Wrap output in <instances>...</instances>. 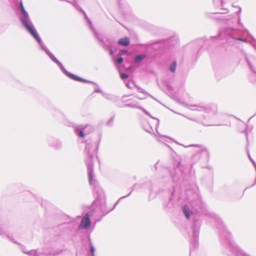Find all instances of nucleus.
Masks as SVG:
<instances>
[{
    "instance_id": "obj_39",
    "label": "nucleus",
    "mask_w": 256,
    "mask_h": 256,
    "mask_svg": "<svg viewBox=\"0 0 256 256\" xmlns=\"http://www.w3.org/2000/svg\"><path fill=\"white\" fill-rule=\"evenodd\" d=\"M246 62H247L248 66H250V68H252V64H250V61L248 60V59L247 58H246Z\"/></svg>"
},
{
    "instance_id": "obj_6",
    "label": "nucleus",
    "mask_w": 256,
    "mask_h": 256,
    "mask_svg": "<svg viewBox=\"0 0 256 256\" xmlns=\"http://www.w3.org/2000/svg\"><path fill=\"white\" fill-rule=\"evenodd\" d=\"M178 144L181 145L185 148L194 146L195 150L194 152V155L192 157V164H190V166L196 162L200 158V156H204L206 160L209 158V152L208 150L204 146L200 145L192 144L188 146H186L182 144H180L177 142Z\"/></svg>"
},
{
    "instance_id": "obj_24",
    "label": "nucleus",
    "mask_w": 256,
    "mask_h": 256,
    "mask_svg": "<svg viewBox=\"0 0 256 256\" xmlns=\"http://www.w3.org/2000/svg\"><path fill=\"white\" fill-rule=\"evenodd\" d=\"M172 178L174 182H176L178 181L180 178V174H178V172H176L174 176L172 174Z\"/></svg>"
},
{
    "instance_id": "obj_34",
    "label": "nucleus",
    "mask_w": 256,
    "mask_h": 256,
    "mask_svg": "<svg viewBox=\"0 0 256 256\" xmlns=\"http://www.w3.org/2000/svg\"><path fill=\"white\" fill-rule=\"evenodd\" d=\"M108 48H104L105 50H109V52H110V54L112 55L114 54V51L112 50V48H110V46H109L108 45Z\"/></svg>"
},
{
    "instance_id": "obj_31",
    "label": "nucleus",
    "mask_w": 256,
    "mask_h": 256,
    "mask_svg": "<svg viewBox=\"0 0 256 256\" xmlns=\"http://www.w3.org/2000/svg\"><path fill=\"white\" fill-rule=\"evenodd\" d=\"M113 120H114V118L112 117L107 122L106 125L108 126H111L112 125V123H113Z\"/></svg>"
},
{
    "instance_id": "obj_43",
    "label": "nucleus",
    "mask_w": 256,
    "mask_h": 256,
    "mask_svg": "<svg viewBox=\"0 0 256 256\" xmlns=\"http://www.w3.org/2000/svg\"><path fill=\"white\" fill-rule=\"evenodd\" d=\"M8 238H10L13 242L16 243V242L14 241V240L13 238H10L9 236H8Z\"/></svg>"
},
{
    "instance_id": "obj_35",
    "label": "nucleus",
    "mask_w": 256,
    "mask_h": 256,
    "mask_svg": "<svg viewBox=\"0 0 256 256\" xmlns=\"http://www.w3.org/2000/svg\"><path fill=\"white\" fill-rule=\"evenodd\" d=\"M140 92H142L144 94H147L148 95V96H150V97H152V96L151 95H150L149 94H148L145 90H144V89L142 90H140Z\"/></svg>"
},
{
    "instance_id": "obj_9",
    "label": "nucleus",
    "mask_w": 256,
    "mask_h": 256,
    "mask_svg": "<svg viewBox=\"0 0 256 256\" xmlns=\"http://www.w3.org/2000/svg\"><path fill=\"white\" fill-rule=\"evenodd\" d=\"M57 65L60 68V69L62 72L66 76L68 77L70 79L73 80H76V81L81 82H83L91 83V84H94L96 86H97V84L96 82H94L85 80V79H84L83 78L79 77V76H76V75H75V74H72V73L68 72V71H67L66 70V68H64V66H63V65L60 62H58V63L57 64Z\"/></svg>"
},
{
    "instance_id": "obj_17",
    "label": "nucleus",
    "mask_w": 256,
    "mask_h": 256,
    "mask_svg": "<svg viewBox=\"0 0 256 256\" xmlns=\"http://www.w3.org/2000/svg\"><path fill=\"white\" fill-rule=\"evenodd\" d=\"M72 5L76 8L80 10L82 12L85 18L87 20V22L90 28H92L93 26H92V22L90 21V20L88 18V17L86 12L78 6V3L76 2H74L72 3Z\"/></svg>"
},
{
    "instance_id": "obj_14",
    "label": "nucleus",
    "mask_w": 256,
    "mask_h": 256,
    "mask_svg": "<svg viewBox=\"0 0 256 256\" xmlns=\"http://www.w3.org/2000/svg\"><path fill=\"white\" fill-rule=\"evenodd\" d=\"M91 226V220L89 214H86L82 218L79 228L82 229H89Z\"/></svg>"
},
{
    "instance_id": "obj_51",
    "label": "nucleus",
    "mask_w": 256,
    "mask_h": 256,
    "mask_svg": "<svg viewBox=\"0 0 256 256\" xmlns=\"http://www.w3.org/2000/svg\"><path fill=\"white\" fill-rule=\"evenodd\" d=\"M126 86H127L128 88H129V84H126Z\"/></svg>"
},
{
    "instance_id": "obj_5",
    "label": "nucleus",
    "mask_w": 256,
    "mask_h": 256,
    "mask_svg": "<svg viewBox=\"0 0 256 256\" xmlns=\"http://www.w3.org/2000/svg\"><path fill=\"white\" fill-rule=\"evenodd\" d=\"M98 142H86V146L84 152L87 154V160L86 161L88 172L89 165L92 166V172L94 171V161L93 154L95 152H97L98 149Z\"/></svg>"
},
{
    "instance_id": "obj_8",
    "label": "nucleus",
    "mask_w": 256,
    "mask_h": 256,
    "mask_svg": "<svg viewBox=\"0 0 256 256\" xmlns=\"http://www.w3.org/2000/svg\"><path fill=\"white\" fill-rule=\"evenodd\" d=\"M126 96H124L122 97V102H126V104H124V107H130L133 108H136L140 109L142 110L146 115L156 120H158V124L159 120L155 118L152 117L146 110L139 104V103L138 101L130 98L126 100Z\"/></svg>"
},
{
    "instance_id": "obj_28",
    "label": "nucleus",
    "mask_w": 256,
    "mask_h": 256,
    "mask_svg": "<svg viewBox=\"0 0 256 256\" xmlns=\"http://www.w3.org/2000/svg\"><path fill=\"white\" fill-rule=\"evenodd\" d=\"M235 23L238 24L240 25L242 28L244 27L242 23L241 22V18L240 16H238V18L236 19V22Z\"/></svg>"
},
{
    "instance_id": "obj_36",
    "label": "nucleus",
    "mask_w": 256,
    "mask_h": 256,
    "mask_svg": "<svg viewBox=\"0 0 256 256\" xmlns=\"http://www.w3.org/2000/svg\"><path fill=\"white\" fill-rule=\"evenodd\" d=\"M94 92H100L102 94V92H103L100 88H97L95 89Z\"/></svg>"
},
{
    "instance_id": "obj_41",
    "label": "nucleus",
    "mask_w": 256,
    "mask_h": 256,
    "mask_svg": "<svg viewBox=\"0 0 256 256\" xmlns=\"http://www.w3.org/2000/svg\"><path fill=\"white\" fill-rule=\"evenodd\" d=\"M250 70L252 72H254V74H256V68H254L252 66V68H250Z\"/></svg>"
},
{
    "instance_id": "obj_49",
    "label": "nucleus",
    "mask_w": 256,
    "mask_h": 256,
    "mask_svg": "<svg viewBox=\"0 0 256 256\" xmlns=\"http://www.w3.org/2000/svg\"><path fill=\"white\" fill-rule=\"evenodd\" d=\"M182 173H183V172H182L181 173H180V176L181 177H182Z\"/></svg>"
},
{
    "instance_id": "obj_30",
    "label": "nucleus",
    "mask_w": 256,
    "mask_h": 256,
    "mask_svg": "<svg viewBox=\"0 0 256 256\" xmlns=\"http://www.w3.org/2000/svg\"><path fill=\"white\" fill-rule=\"evenodd\" d=\"M228 9H226V8H222L221 10V11L220 12H215L214 14H226L228 13Z\"/></svg>"
},
{
    "instance_id": "obj_15",
    "label": "nucleus",
    "mask_w": 256,
    "mask_h": 256,
    "mask_svg": "<svg viewBox=\"0 0 256 256\" xmlns=\"http://www.w3.org/2000/svg\"><path fill=\"white\" fill-rule=\"evenodd\" d=\"M90 29L93 32V34H94V35L95 38L100 43V44L103 47V48H108V45L104 43V40L103 36L102 34L98 33V32H97L96 30L94 29V28L93 26H92V28H90Z\"/></svg>"
},
{
    "instance_id": "obj_10",
    "label": "nucleus",
    "mask_w": 256,
    "mask_h": 256,
    "mask_svg": "<svg viewBox=\"0 0 256 256\" xmlns=\"http://www.w3.org/2000/svg\"><path fill=\"white\" fill-rule=\"evenodd\" d=\"M57 65L60 68V69L62 72L66 76L68 77L70 79L73 80H76V81L81 82H83L91 83V84H94L96 86H97V84L96 82H94L85 80V79H84L83 78L79 77V76H76V75H75V74H72V73L68 72V71H67L66 70V68H64V66H63V65L60 62H58V63L57 64Z\"/></svg>"
},
{
    "instance_id": "obj_4",
    "label": "nucleus",
    "mask_w": 256,
    "mask_h": 256,
    "mask_svg": "<svg viewBox=\"0 0 256 256\" xmlns=\"http://www.w3.org/2000/svg\"><path fill=\"white\" fill-rule=\"evenodd\" d=\"M225 33L228 36L226 40L230 44L234 45L238 41L244 43L248 42V40L245 38H243L244 32L242 30L228 28L226 29Z\"/></svg>"
},
{
    "instance_id": "obj_13",
    "label": "nucleus",
    "mask_w": 256,
    "mask_h": 256,
    "mask_svg": "<svg viewBox=\"0 0 256 256\" xmlns=\"http://www.w3.org/2000/svg\"><path fill=\"white\" fill-rule=\"evenodd\" d=\"M22 252L30 256H55L58 255L60 254V252H56V253H46L44 252H38V250H30L29 251L25 252L24 250H22Z\"/></svg>"
},
{
    "instance_id": "obj_23",
    "label": "nucleus",
    "mask_w": 256,
    "mask_h": 256,
    "mask_svg": "<svg viewBox=\"0 0 256 256\" xmlns=\"http://www.w3.org/2000/svg\"><path fill=\"white\" fill-rule=\"evenodd\" d=\"M176 66V61H174L169 66L170 70L172 72H175Z\"/></svg>"
},
{
    "instance_id": "obj_26",
    "label": "nucleus",
    "mask_w": 256,
    "mask_h": 256,
    "mask_svg": "<svg viewBox=\"0 0 256 256\" xmlns=\"http://www.w3.org/2000/svg\"><path fill=\"white\" fill-rule=\"evenodd\" d=\"M132 191H131V192H130L128 194V195H126V196H122V197L120 198L118 200V201L115 203L114 205V206L113 208L111 210H114V208L116 207V206L118 204V203L120 202V201L122 199L124 198H126V197H127V196H128L131 194V193H132ZM110 210L109 212H110Z\"/></svg>"
},
{
    "instance_id": "obj_50",
    "label": "nucleus",
    "mask_w": 256,
    "mask_h": 256,
    "mask_svg": "<svg viewBox=\"0 0 256 256\" xmlns=\"http://www.w3.org/2000/svg\"><path fill=\"white\" fill-rule=\"evenodd\" d=\"M174 192H175V190H174V192L172 193V195L174 194Z\"/></svg>"
},
{
    "instance_id": "obj_7",
    "label": "nucleus",
    "mask_w": 256,
    "mask_h": 256,
    "mask_svg": "<svg viewBox=\"0 0 256 256\" xmlns=\"http://www.w3.org/2000/svg\"><path fill=\"white\" fill-rule=\"evenodd\" d=\"M188 108L192 110L203 111L206 113L214 114L217 110L216 106L214 104H190Z\"/></svg>"
},
{
    "instance_id": "obj_46",
    "label": "nucleus",
    "mask_w": 256,
    "mask_h": 256,
    "mask_svg": "<svg viewBox=\"0 0 256 256\" xmlns=\"http://www.w3.org/2000/svg\"><path fill=\"white\" fill-rule=\"evenodd\" d=\"M152 190L150 191V196H149V199L150 198L151 196H152Z\"/></svg>"
},
{
    "instance_id": "obj_40",
    "label": "nucleus",
    "mask_w": 256,
    "mask_h": 256,
    "mask_svg": "<svg viewBox=\"0 0 256 256\" xmlns=\"http://www.w3.org/2000/svg\"><path fill=\"white\" fill-rule=\"evenodd\" d=\"M246 62H247L248 66H250V68H252V64H250V61L248 60V59L247 58H246Z\"/></svg>"
},
{
    "instance_id": "obj_19",
    "label": "nucleus",
    "mask_w": 256,
    "mask_h": 256,
    "mask_svg": "<svg viewBox=\"0 0 256 256\" xmlns=\"http://www.w3.org/2000/svg\"><path fill=\"white\" fill-rule=\"evenodd\" d=\"M164 208L168 211L173 209L174 204L172 198H170L168 201L166 202L164 204Z\"/></svg>"
},
{
    "instance_id": "obj_12",
    "label": "nucleus",
    "mask_w": 256,
    "mask_h": 256,
    "mask_svg": "<svg viewBox=\"0 0 256 256\" xmlns=\"http://www.w3.org/2000/svg\"><path fill=\"white\" fill-rule=\"evenodd\" d=\"M48 145L56 150H60L62 148V142L58 139L50 137L47 140Z\"/></svg>"
},
{
    "instance_id": "obj_37",
    "label": "nucleus",
    "mask_w": 256,
    "mask_h": 256,
    "mask_svg": "<svg viewBox=\"0 0 256 256\" xmlns=\"http://www.w3.org/2000/svg\"><path fill=\"white\" fill-rule=\"evenodd\" d=\"M181 168H182L181 163H180V162H179L178 164V168H176V170H175V171L176 172V170H181Z\"/></svg>"
},
{
    "instance_id": "obj_47",
    "label": "nucleus",
    "mask_w": 256,
    "mask_h": 256,
    "mask_svg": "<svg viewBox=\"0 0 256 256\" xmlns=\"http://www.w3.org/2000/svg\"><path fill=\"white\" fill-rule=\"evenodd\" d=\"M215 0H213V1H214V2H215ZM220 4H222V0H220Z\"/></svg>"
},
{
    "instance_id": "obj_45",
    "label": "nucleus",
    "mask_w": 256,
    "mask_h": 256,
    "mask_svg": "<svg viewBox=\"0 0 256 256\" xmlns=\"http://www.w3.org/2000/svg\"><path fill=\"white\" fill-rule=\"evenodd\" d=\"M188 119L192 121H196V120L194 118H188Z\"/></svg>"
},
{
    "instance_id": "obj_11",
    "label": "nucleus",
    "mask_w": 256,
    "mask_h": 256,
    "mask_svg": "<svg viewBox=\"0 0 256 256\" xmlns=\"http://www.w3.org/2000/svg\"><path fill=\"white\" fill-rule=\"evenodd\" d=\"M211 18L220 20L224 22L228 25H234L236 22V18H234L233 15H228L226 16H220L218 17L212 16H210Z\"/></svg>"
},
{
    "instance_id": "obj_44",
    "label": "nucleus",
    "mask_w": 256,
    "mask_h": 256,
    "mask_svg": "<svg viewBox=\"0 0 256 256\" xmlns=\"http://www.w3.org/2000/svg\"><path fill=\"white\" fill-rule=\"evenodd\" d=\"M137 88H138V90L139 92H140V90H142V88L140 87H137Z\"/></svg>"
},
{
    "instance_id": "obj_1",
    "label": "nucleus",
    "mask_w": 256,
    "mask_h": 256,
    "mask_svg": "<svg viewBox=\"0 0 256 256\" xmlns=\"http://www.w3.org/2000/svg\"><path fill=\"white\" fill-rule=\"evenodd\" d=\"M192 208H190L188 205H184L182 207V212L185 217L188 220H192V240L190 241V256L191 254L192 250L197 248L198 246V237L201 226L200 212L204 204L198 200V202H192Z\"/></svg>"
},
{
    "instance_id": "obj_38",
    "label": "nucleus",
    "mask_w": 256,
    "mask_h": 256,
    "mask_svg": "<svg viewBox=\"0 0 256 256\" xmlns=\"http://www.w3.org/2000/svg\"><path fill=\"white\" fill-rule=\"evenodd\" d=\"M128 52V50H120V53L122 54H126Z\"/></svg>"
},
{
    "instance_id": "obj_48",
    "label": "nucleus",
    "mask_w": 256,
    "mask_h": 256,
    "mask_svg": "<svg viewBox=\"0 0 256 256\" xmlns=\"http://www.w3.org/2000/svg\"><path fill=\"white\" fill-rule=\"evenodd\" d=\"M158 162H157V163L155 165V166H154L156 170V169H157V165H158Z\"/></svg>"
},
{
    "instance_id": "obj_2",
    "label": "nucleus",
    "mask_w": 256,
    "mask_h": 256,
    "mask_svg": "<svg viewBox=\"0 0 256 256\" xmlns=\"http://www.w3.org/2000/svg\"><path fill=\"white\" fill-rule=\"evenodd\" d=\"M18 17L23 26L37 42L41 49L44 51L46 53L48 56L50 58L57 64L58 62H60V61L48 50V48L43 43L40 36L38 33L32 20L30 19L28 12L26 10L22 2H20V14Z\"/></svg>"
},
{
    "instance_id": "obj_27",
    "label": "nucleus",
    "mask_w": 256,
    "mask_h": 256,
    "mask_svg": "<svg viewBox=\"0 0 256 256\" xmlns=\"http://www.w3.org/2000/svg\"><path fill=\"white\" fill-rule=\"evenodd\" d=\"M95 248L92 244H90V256H94Z\"/></svg>"
},
{
    "instance_id": "obj_32",
    "label": "nucleus",
    "mask_w": 256,
    "mask_h": 256,
    "mask_svg": "<svg viewBox=\"0 0 256 256\" xmlns=\"http://www.w3.org/2000/svg\"><path fill=\"white\" fill-rule=\"evenodd\" d=\"M102 95L107 99L110 100V96L108 94L105 93L104 92H102Z\"/></svg>"
},
{
    "instance_id": "obj_16",
    "label": "nucleus",
    "mask_w": 256,
    "mask_h": 256,
    "mask_svg": "<svg viewBox=\"0 0 256 256\" xmlns=\"http://www.w3.org/2000/svg\"><path fill=\"white\" fill-rule=\"evenodd\" d=\"M86 129H90L91 130H92V127L90 125L86 126L84 128H75V132L76 134L80 138H83L84 136V133L87 132Z\"/></svg>"
},
{
    "instance_id": "obj_18",
    "label": "nucleus",
    "mask_w": 256,
    "mask_h": 256,
    "mask_svg": "<svg viewBox=\"0 0 256 256\" xmlns=\"http://www.w3.org/2000/svg\"><path fill=\"white\" fill-rule=\"evenodd\" d=\"M72 5L76 8L80 10L82 12L85 18L87 20V22L90 28H92L93 26H92V22L90 21V20L88 18V17L86 12L78 6V3L76 2H74L72 3Z\"/></svg>"
},
{
    "instance_id": "obj_29",
    "label": "nucleus",
    "mask_w": 256,
    "mask_h": 256,
    "mask_svg": "<svg viewBox=\"0 0 256 256\" xmlns=\"http://www.w3.org/2000/svg\"><path fill=\"white\" fill-rule=\"evenodd\" d=\"M120 76L122 80H124L127 78H128V74H126V73H120Z\"/></svg>"
},
{
    "instance_id": "obj_22",
    "label": "nucleus",
    "mask_w": 256,
    "mask_h": 256,
    "mask_svg": "<svg viewBox=\"0 0 256 256\" xmlns=\"http://www.w3.org/2000/svg\"><path fill=\"white\" fill-rule=\"evenodd\" d=\"M204 42V40L202 39H199L195 40L194 42H192L190 44L191 45H195L198 48H199L200 46H202V44Z\"/></svg>"
},
{
    "instance_id": "obj_20",
    "label": "nucleus",
    "mask_w": 256,
    "mask_h": 256,
    "mask_svg": "<svg viewBox=\"0 0 256 256\" xmlns=\"http://www.w3.org/2000/svg\"><path fill=\"white\" fill-rule=\"evenodd\" d=\"M146 58L145 54H140L136 55L134 58V63L136 64H138L142 62Z\"/></svg>"
},
{
    "instance_id": "obj_21",
    "label": "nucleus",
    "mask_w": 256,
    "mask_h": 256,
    "mask_svg": "<svg viewBox=\"0 0 256 256\" xmlns=\"http://www.w3.org/2000/svg\"><path fill=\"white\" fill-rule=\"evenodd\" d=\"M118 44L120 46H126L130 44V39L126 36L124 37L123 38H120L118 40Z\"/></svg>"
},
{
    "instance_id": "obj_25",
    "label": "nucleus",
    "mask_w": 256,
    "mask_h": 256,
    "mask_svg": "<svg viewBox=\"0 0 256 256\" xmlns=\"http://www.w3.org/2000/svg\"><path fill=\"white\" fill-rule=\"evenodd\" d=\"M124 61V59L122 57L119 56L114 60L116 65L118 66L122 64Z\"/></svg>"
},
{
    "instance_id": "obj_42",
    "label": "nucleus",
    "mask_w": 256,
    "mask_h": 256,
    "mask_svg": "<svg viewBox=\"0 0 256 256\" xmlns=\"http://www.w3.org/2000/svg\"><path fill=\"white\" fill-rule=\"evenodd\" d=\"M152 130V128H150V130H146V132H148L150 133H151Z\"/></svg>"
},
{
    "instance_id": "obj_3",
    "label": "nucleus",
    "mask_w": 256,
    "mask_h": 256,
    "mask_svg": "<svg viewBox=\"0 0 256 256\" xmlns=\"http://www.w3.org/2000/svg\"><path fill=\"white\" fill-rule=\"evenodd\" d=\"M88 182L90 185L92 186L94 188L96 202L100 204H106V195L103 190L100 186L96 180L94 178V171L92 166H88Z\"/></svg>"
},
{
    "instance_id": "obj_33",
    "label": "nucleus",
    "mask_w": 256,
    "mask_h": 256,
    "mask_svg": "<svg viewBox=\"0 0 256 256\" xmlns=\"http://www.w3.org/2000/svg\"><path fill=\"white\" fill-rule=\"evenodd\" d=\"M239 8L238 10L236 12V14L238 16H240V14H241V12H242V8L240 7V6H238Z\"/></svg>"
}]
</instances>
